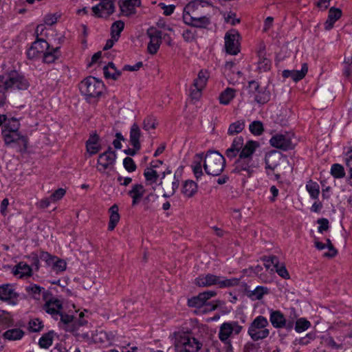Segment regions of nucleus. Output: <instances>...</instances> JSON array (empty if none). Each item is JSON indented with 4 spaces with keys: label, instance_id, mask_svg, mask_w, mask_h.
Listing matches in <instances>:
<instances>
[{
    "label": "nucleus",
    "instance_id": "obj_17",
    "mask_svg": "<svg viewBox=\"0 0 352 352\" xmlns=\"http://www.w3.org/2000/svg\"><path fill=\"white\" fill-rule=\"evenodd\" d=\"M146 34L150 38L147 47L148 52L151 54H155L157 53L162 43V32L153 28H151L148 29Z\"/></svg>",
    "mask_w": 352,
    "mask_h": 352
},
{
    "label": "nucleus",
    "instance_id": "obj_3",
    "mask_svg": "<svg viewBox=\"0 0 352 352\" xmlns=\"http://www.w3.org/2000/svg\"><path fill=\"white\" fill-rule=\"evenodd\" d=\"M79 89L86 100L91 102L100 96L104 89V84L96 78L89 76L81 81Z\"/></svg>",
    "mask_w": 352,
    "mask_h": 352
},
{
    "label": "nucleus",
    "instance_id": "obj_33",
    "mask_svg": "<svg viewBox=\"0 0 352 352\" xmlns=\"http://www.w3.org/2000/svg\"><path fill=\"white\" fill-rule=\"evenodd\" d=\"M204 160V153H198L195 155V160L193 162V164L192 165V168L193 173L198 179L203 175L202 167H201V162Z\"/></svg>",
    "mask_w": 352,
    "mask_h": 352
},
{
    "label": "nucleus",
    "instance_id": "obj_23",
    "mask_svg": "<svg viewBox=\"0 0 352 352\" xmlns=\"http://www.w3.org/2000/svg\"><path fill=\"white\" fill-rule=\"evenodd\" d=\"M141 5L140 0H120V9L126 16L135 13V8Z\"/></svg>",
    "mask_w": 352,
    "mask_h": 352
},
{
    "label": "nucleus",
    "instance_id": "obj_5",
    "mask_svg": "<svg viewBox=\"0 0 352 352\" xmlns=\"http://www.w3.org/2000/svg\"><path fill=\"white\" fill-rule=\"evenodd\" d=\"M239 282V279L238 278L225 279L223 277L212 274L200 275L195 280V285L199 287H210L217 285L220 288L236 286Z\"/></svg>",
    "mask_w": 352,
    "mask_h": 352
},
{
    "label": "nucleus",
    "instance_id": "obj_24",
    "mask_svg": "<svg viewBox=\"0 0 352 352\" xmlns=\"http://www.w3.org/2000/svg\"><path fill=\"white\" fill-rule=\"evenodd\" d=\"M308 71V67L306 63L302 65L300 70H288L283 71L282 75L284 78H291L294 81L297 82L302 79Z\"/></svg>",
    "mask_w": 352,
    "mask_h": 352
},
{
    "label": "nucleus",
    "instance_id": "obj_22",
    "mask_svg": "<svg viewBox=\"0 0 352 352\" xmlns=\"http://www.w3.org/2000/svg\"><path fill=\"white\" fill-rule=\"evenodd\" d=\"M243 138L241 136H239L235 138L230 146L226 151V155L230 158L232 159L239 155L241 149L243 146Z\"/></svg>",
    "mask_w": 352,
    "mask_h": 352
},
{
    "label": "nucleus",
    "instance_id": "obj_7",
    "mask_svg": "<svg viewBox=\"0 0 352 352\" xmlns=\"http://www.w3.org/2000/svg\"><path fill=\"white\" fill-rule=\"evenodd\" d=\"M201 346V344L197 339L186 335L179 336L175 339L176 352H197Z\"/></svg>",
    "mask_w": 352,
    "mask_h": 352
},
{
    "label": "nucleus",
    "instance_id": "obj_40",
    "mask_svg": "<svg viewBox=\"0 0 352 352\" xmlns=\"http://www.w3.org/2000/svg\"><path fill=\"white\" fill-rule=\"evenodd\" d=\"M208 75L206 71H200L198 74V76L194 80L193 86L195 88L199 89H203L206 85Z\"/></svg>",
    "mask_w": 352,
    "mask_h": 352
},
{
    "label": "nucleus",
    "instance_id": "obj_8",
    "mask_svg": "<svg viewBox=\"0 0 352 352\" xmlns=\"http://www.w3.org/2000/svg\"><path fill=\"white\" fill-rule=\"evenodd\" d=\"M265 168L267 174L270 175L268 170H274L279 166H284V168L290 169L288 160L282 157L281 153L276 151H272L265 155Z\"/></svg>",
    "mask_w": 352,
    "mask_h": 352
},
{
    "label": "nucleus",
    "instance_id": "obj_50",
    "mask_svg": "<svg viewBox=\"0 0 352 352\" xmlns=\"http://www.w3.org/2000/svg\"><path fill=\"white\" fill-rule=\"evenodd\" d=\"M66 262L62 259L55 257L54 263L52 264V269L56 273L63 272L66 269Z\"/></svg>",
    "mask_w": 352,
    "mask_h": 352
},
{
    "label": "nucleus",
    "instance_id": "obj_59",
    "mask_svg": "<svg viewBox=\"0 0 352 352\" xmlns=\"http://www.w3.org/2000/svg\"><path fill=\"white\" fill-rule=\"evenodd\" d=\"M317 223L320 225L318 227V232L322 233L329 229V221L327 219H319Z\"/></svg>",
    "mask_w": 352,
    "mask_h": 352
},
{
    "label": "nucleus",
    "instance_id": "obj_54",
    "mask_svg": "<svg viewBox=\"0 0 352 352\" xmlns=\"http://www.w3.org/2000/svg\"><path fill=\"white\" fill-rule=\"evenodd\" d=\"M55 257L47 252H41L39 254L40 259L44 261L48 267H51L52 264L54 263Z\"/></svg>",
    "mask_w": 352,
    "mask_h": 352
},
{
    "label": "nucleus",
    "instance_id": "obj_46",
    "mask_svg": "<svg viewBox=\"0 0 352 352\" xmlns=\"http://www.w3.org/2000/svg\"><path fill=\"white\" fill-rule=\"evenodd\" d=\"M157 125V119L153 116H148L143 120L142 127L145 131L155 129Z\"/></svg>",
    "mask_w": 352,
    "mask_h": 352
},
{
    "label": "nucleus",
    "instance_id": "obj_41",
    "mask_svg": "<svg viewBox=\"0 0 352 352\" xmlns=\"http://www.w3.org/2000/svg\"><path fill=\"white\" fill-rule=\"evenodd\" d=\"M124 23L122 21H117L112 24V25L111 27V38L113 40H115V41L118 40L120 33L122 32V31L124 29Z\"/></svg>",
    "mask_w": 352,
    "mask_h": 352
},
{
    "label": "nucleus",
    "instance_id": "obj_38",
    "mask_svg": "<svg viewBox=\"0 0 352 352\" xmlns=\"http://www.w3.org/2000/svg\"><path fill=\"white\" fill-rule=\"evenodd\" d=\"M245 126V122L244 120H237L230 124L228 129V134L229 135H234L241 133Z\"/></svg>",
    "mask_w": 352,
    "mask_h": 352
},
{
    "label": "nucleus",
    "instance_id": "obj_62",
    "mask_svg": "<svg viewBox=\"0 0 352 352\" xmlns=\"http://www.w3.org/2000/svg\"><path fill=\"white\" fill-rule=\"evenodd\" d=\"M58 317H60V322L67 325L69 324L74 320V317L72 316L64 314L62 311H60V314L58 315Z\"/></svg>",
    "mask_w": 352,
    "mask_h": 352
},
{
    "label": "nucleus",
    "instance_id": "obj_57",
    "mask_svg": "<svg viewBox=\"0 0 352 352\" xmlns=\"http://www.w3.org/2000/svg\"><path fill=\"white\" fill-rule=\"evenodd\" d=\"M182 36L186 42L190 43L195 40V32L188 29L183 32Z\"/></svg>",
    "mask_w": 352,
    "mask_h": 352
},
{
    "label": "nucleus",
    "instance_id": "obj_48",
    "mask_svg": "<svg viewBox=\"0 0 352 352\" xmlns=\"http://www.w3.org/2000/svg\"><path fill=\"white\" fill-rule=\"evenodd\" d=\"M144 175L146 180L152 183H156L159 177V175L156 170L153 168H147L144 170Z\"/></svg>",
    "mask_w": 352,
    "mask_h": 352
},
{
    "label": "nucleus",
    "instance_id": "obj_55",
    "mask_svg": "<svg viewBox=\"0 0 352 352\" xmlns=\"http://www.w3.org/2000/svg\"><path fill=\"white\" fill-rule=\"evenodd\" d=\"M124 168L129 172H133L136 169V165L132 158L126 157L123 160Z\"/></svg>",
    "mask_w": 352,
    "mask_h": 352
},
{
    "label": "nucleus",
    "instance_id": "obj_61",
    "mask_svg": "<svg viewBox=\"0 0 352 352\" xmlns=\"http://www.w3.org/2000/svg\"><path fill=\"white\" fill-rule=\"evenodd\" d=\"M327 247L329 249V252L324 254L325 256L327 257H333L337 254V250L333 247V244L331 243V241L328 239H327Z\"/></svg>",
    "mask_w": 352,
    "mask_h": 352
},
{
    "label": "nucleus",
    "instance_id": "obj_37",
    "mask_svg": "<svg viewBox=\"0 0 352 352\" xmlns=\"http://www.w3.org/2000/svg\"><path fill=\"white\" fill-rule=\"evenodd\" d=\"M235 96V90L232 88L226 89L219 96V102L222 104L227 105Z\"/></svg>",
    "mask_w": 352,
    "mask_h": 352
},
{
    "label": "nucleus",
    "instance_id": "obj_44",
    "mask_svg": "<svg viewBox=\"0 0 352 352\" xmlns=\"http://www.w3.org/2000/svg\"><path fill=\"white\" fill-rule=\"evenodd\" d=\"M53 331L45 333L38 341V344L41 348L47 349L52 344Z\"/></svg>",
    "mask_w": 352,
    "mask_h": 352
},
{
    "label": "nucleus",
    "instance_id": "obj_35",
    "mask_svg": "<svg viewBox=\"0 0 352 352\" xmlns=\"http://www.w3.org/2000/svg\"><path fill=\"white\" fill-rule=\"evenodd\" d=\"M248 296L253 300H261L268 292L267 287L257 286L254 290H247Z\"/></svg>",
    "mask_w": 352,
    "mask_h": 352
},
{
    "label": "nucleus",
    "instance_id": "obj_64",
    "mask_svg": "<svg viewBox=\"0 0 352 352\" xmlns=\"http://www.w3.org/2000/svg\"><path fill=\"white\" fill-rule=\"evenodd\" d=\"M270 63H271V62L269 59L263 58L262 60L259 61V63H258L259 69L266 71L270 69Z\"/></svg>",
    "mask_w": 352,
    "mask_h": 352
},
{
    "label": "nucleus",
    "instance_id": "obj_28",
    "mask_svg": "<svg viewBox=\"0 0 352 352\" xmlns=\"http://www.w3.org/2000/svg\"><path fill=\"white\" fill-rule=\"evenodd\" d=\"M32 272V267L24 262L19 263L13 269V274L19 278L31 276Z\"/></svg>",
    "mask_w": 352,
    "mask_h": 352
},
{
    "label": "nucleus",
    "instance_id": "obj_45",
    "mask_svg": "<svg viewBox=\"0 0 352 352\" xmlns=\"http://www.w3.org/2000/svg\"><path fill=\"white\" fill-rule=\"evenodd\" d=\"M102 12L109 16L114 12V3L112 0H102L100 3Z\"/></svg>",
    "mask_w": 352,
    "mask_h": 352
},
{
    "label": "nucleus",
    "instance_id": "obj_30",
    "mask_svg": "<svg viewBox=\"0 0 352 352\" xmlns=\"http://www.w3.org/2000/svg\"><path fill=\"white\" fill-rule=\"evenodd\" d=\"M98 136L96 133L91 135L86 142L87 151L91 155H94L100 150V146L98 145Z\"/></svg>",
    "mask_w": 352,
    "mask_h": 352
},
{
    "label": "nucleus",
    "instance_id": "obj_18",
    "mask_svg": "<svg viewBox=\"0 0 352 352\" xmlns=\"http://www.w3.org/2000/svg\"><path fill=\"white\" fill-rule=\"evenodd\" d=\"M46 302L44 305V310L52 317L57 320L58 315L60 314V311L63 309V305L60 300L56 298L52 297L49 300L45 299Z\"/></svg>",
    "mask_w": 352,
    "mask_h": 352
},
{
    "label": "nucleus",
    "instance_id": "obj_16",
    "mask_svg": "<svg viewBox=\"0 0 352 352\" xmlns=\"http://www.w3.org/2000/svg\"><path fill=\"white\" fill-rule=\"evenodd\" d=\"M50 45L43 38H36L27 51V56L30 59L41 57L44 52L49 50Z\"/></svg>",
    "mask_w": 352,
    "mask_h": 352
},
{
    "label": "nucleus",
    "instance_id": "obj_32",
    "mask_svg": "<svg viewBox=\"0 0 352 352\" xmlns=\"http://www.w3.org/2000/svg\"><path fill=\"white\" fill-rule=\"evenodd\" d=\"M60 56V48L59 47H56L55 48H52L50 50H47L43 56V62L46 63H54L56 59L58 58Z\"/></svg>",
    "mask_w": 352,
    "mask_h": 352
},
{
    "label": "nucleus",
    "instance_id": "obj_1",
    "mask_svg": "<svg viewBox=\"0 0 352 352\" xmlns=\"http://www.w3.org/2000/svg\"><path fill=\"white\" fill-rule=\"evenodd\" d=\"M30 87L28 80L15 69L0 75V107L7 99V94L15 90H27Z\"/></svg>",
    "mask_w": 352,
    "mask_h": 352
},
{
    "label": "nucleus",
    "instance_id": "obj_60",
    "mask_svg": "<svg viewBox=\"0 0 352 352\" xmlns=\"http://www.w3.org/2000/svg\"><path fill=\"white\" fill-rule=\"evenodd\" d=\"M58 16L56 14H48L44 17V22L46 25H52L57 21Z\"/></svg>",
    "mask_w": 352,
    "mask_h": 352
},
{
    "label": "nucleus",
    "instance_id": "obj_19",
    "mask_svg": "<svg viewBox=\"0 0 352 352\" xmlns=\"http://www.w3.org/2000/svg\"><path fill=\"white\" fill-rule=\"evenodd\" d=\"M263 261H271L273 264L274 268L271 269L272 271L275 269L277 274L285 279H289L290 278L288 271L287 270L284 264H280L277 256H264L261 258Z\"/></svg>",
    "mask_w": 352,
    "mask_h": 352
},
{
    "label": "nucleus",
    "instance_id": "obj_4",
    "mask_svg": "<svg viewBox=\"0 0 352 352\" xmlns=\"http://www.w3.org/2000/svg\"><path fill=\"white\" fill-rule=\"evenodd\" d=\"M204 168L208 175L217 176L223 170L226 160L218 151H208L204 155Z\"/></svg>",
    "mask_w": 352,
    "mask_h": 352
},
{
    "label": "nucleus",
    "instance_id": "obj_9",
    "mask_svg": "<svg viewBox=\"0 0 352 352\" xmlns=\"http://www.w3.org/2000/svg\"><path fill=\"white\" fill-rule=\"evenodd\" d=\"M248 89L249 94L258 104H265L270 100V91L265 87H261L255 80L249 82Z\"/></svg>",
    "mask_w": 352,
    "mask_h": 352
},
{
    "label": "nucleus",
    "instance_id": "obj_6",
    "mask_svg": "<svg viewBox=\"0 0 352 352\" xmlns=\"http://www.w3.org/2000/svg\"><path fill=\"white\" fill-rule=\"evenodd\" d=\"M269 322L263 316H257L250 324L248 333L252 340H263L269 336L270 331L267 329Z\"/></svg>",
    "mask_w": 352,
    "mask_h": 352
},
{
    "label": "nucleus",
    "instance_id": "obj_12",
    "mask_svg": "<svg viewBox=\"0 0 352 352\" xmlns=\"http://www.w3.org/2000/svg\"><path fill=\"white\" fill-rule=\"evenodd\" d=\"M243 327L238 322L232 321L223 322L219 329V338L223 342H228L229 337L232 334L238 335L242 330Z\"/></svg>",
    "mask_w": 352,
    "mask_h": 352
},
{
    "label": "nucleus",
    "instance_id": "obj_36",
    "mask_svg": "<svg viewBox=\"0 0 352 352\" xmlns=\"http://www.w3.org/2000/svg\"><path fill=\"white\" fill-rule=\"evenodd\" d=\"M197 190V184L192 180H187L183 185L182 192L185 196L191 197L196 193Z\"/></svg>",
    "mask_w": 352,
    "mask_h": 352
},
{
    "label": "nucleus",
    "instance_id": "obj_43",
    "mask_svg": "<svg viewBox=\"0 0 352 352\" xmlns=\"http://www.w3.org/2000/svg\"><path fill=\"white\" fill-rule=\"evenodd\" d=\"M306 189L312 199H317L318 198L320 187L317 182L309 180L306 184Z\"/></svg>",
    "mask_w": 352,
    "mask_h": 352
},
{
    "label": "nucleus",
    "instance_id": "obj_27",
    "mask_svg": "<svg viewBox=\"0 0 352 352\" xmlns=\"http://www.w3.org/2000/svg\"><path fill=\"white\" fill-rule=\"evenodd\" d=\"M145 192L144 187L142 184H136L132 186L128 195L132 198V205L138 204Z\"/></svg>",
    "mask_w": 352,
    "mask_h": 352
},
{
    "label": "nucleus",
    "instance_id": "obj_14",
    "mask_svg": "<svg viewBox=\"0 0 352 352\" xmlns=\"http://www.w3.org/2000/svg\"><path fill=\"white\" fill-rule=\"evenodd\" d=\"M270 143L273 147L283 151H287L294 148L292 135L289 133L276 134L271 138Z\"/></svg>",
    "mask_w": 352,
    "mask_h": 352
},
{
    "label": "nucleus",
    "instance_id": "obj_53",
    "mask_svg": "<svg viewBox=\"0 0 352 352\" xmlns=\"http://www.w3.org/2000/svg\"><path fill=\"white\" fill-rule=\"evenodd\" d=\"M43 327L41 320L38 318H34L29 322V329L32 332H38Z\"/></svg>",
    "mask_w": 352,
    "mask_h": 352
},
{
    "label": "nucleus",
    "instance_id": "obj_51",
    "mask_svg": "<svg viewBox=\"0 0 352 352\" xmlns=\"http://www.w3.org/2000/svg\"><path fill=\"white\" fill-rule=\"evenodd\" d=\"M311 324L305 318H301L296 322L295 329L297 332H302L307 330Z\"/></svg>",
    "mask_w": 352,
    "mask_h": 352
},
{
    "label": "nucleus",
    "instance_id": "obj_21",
    "mask_svg": "<svg viewBox=\"0 0 352 352\" xmlns=\"http://www.w3.org/2000/svg\"><path fill=\"white\" fill-rule=\"evenodd\" d=\"M183 21L186 25L199 28H206L210 24V17L206 15L199 18H197V16H188L187 15L184 17Z\"/></svg>",
    "mask_w": 352,
    "mask_h": 352
},
{
    "label": "nucleus",
    "instance_id": "obj_34",
    "mask_svg": "<svg viewBox=\"0 0 352 352\" xmlns=\"http://www.w3.org/2000/svg\"><path fill=\"white\" fill-rule=\"evenodd\" d=\"M23 336V331L20 329H8L3 334V338L10 341L21 340Z\"/></svg>",
    "mask_w": 352,
    "mask_h": 352
},
{
    "label": "nucleus",
    "instance_id": "obj_25",
    "mask_svg": "<svg viewBox=\"0 0 352 352\" xmlns=\"http://www.w3.org/2000/svg\"><path fill=\"white\" fill-rule=\"evenodd\" d=\"M258 146L259 144L253 140H249L245 144L243 143V146L241 149L239 157H243V159H252L253 153Z\"/></svg>",
    "mask_w": 352,
    "mask_h": 352
},
{
    "label": "nucleus",
    "instance_id": "obj_29",
    "mask_svg": "<svg viewBox=\"0 0 352 352\" xmlns=\"http://www.w3.org/2000/svg\"><path fill=\"white\" fill-rule=\"evenodd\" d=\"M270 320L275 328H283L285 326V318L280 311H272Z\"/></svg>",
    "mask_w": 352,
    "mask_h": 352
},
{
    "label": "nucleus",
    "instance_id": "obj_39",
    "mask_svg": "<svg viewBox=\"0 0 352 352\" xmlns=\"http://www.w3.org/2000/svg\"><path fill=\"white\" fill-rule=\"evenodd\" d=\"M27 292L34 299H39L42 291L43 296L45 299L47 297V293L45 292V289L36 285H30L26 287Z\"/></svg>",
    "mask_w": 352,
    "mask_h": 352
},
{
    "label": "nucleus",
    "instance_id": "obj_31",
    "mask_svg": "<svg viewBox=\"0 0 352 352\" xmlns=\"http://www.w3.org/2000/svg\"><path fill=\"white\" fill-rule=\"evenodd\" d=\"M109 212H110V218H109L108 229L109 230L112 231L120 221V214L118 213V206L116 204L113 205L109 208Z\"/></svg>",
    "mask_w": 352,
    "mask_h": 352
},
{
    "label": "nucleus",
    "instance_id": "obj_63",
    "mask_svg": "<svg viewBox=\"0 0 352 352\" xmlns=\"http://www.w3.org/2000/svg\"><path fill=\"white\" fill-rule=\"evenodd\" d=\"M159 6H161V8L163 9L164 14L166 16L170 15L174 12V10L175 8V6L173 5L166 6L162 3H160Z\"/></svg>",
    "mask_w": 352,
    "mask_h": 352
},
{
    "label": "nucleus",
    "instance_id": "obj_26",
    "mask_svg": "<svg viewBox=\"0 0 352 352\" xmlns=\"http://www.w3.org/2000/svg\"><path fill=\"white\" fill-rule=\"evenodd\" d=\"M142 136V132L140 130V126L137 123H133L132 126H131L130 129V144L131 145L136 148V149H140L141 144L140 142V139Z\"/></svg>",
    "mask_w": 352,
    "mask_h": 352
},
{
    "label": "nucleus",
    "instance_id": "obj_56",
    "mask_svg": "<svg viewBox=\"0 0 352 352\" xmlns=\"http://www.w3.org/2000/svg\"><path fill=\"white\" fill-rule=\"evenodd\" d=\"M342 16V11L339 8H331L329 11V15L328 17H329L332 21L336 22L337 20H338L340 16Z\"/></svg>",
    "mask_w": 352,
    "mask_h": 352
},
{
    "label": "nucleus",
    "instance_id": "obj_11",
    "mask_svg": "<svg viewBox=\"0 0 352 352\" xmlns=\"http://www.w3.org/2000/svg\"><path fill=\"white\" fill-rule=\"evenodd\" d=\"M255 168L256 165L252 159L239 157L234 163L233 172L248 178L252 175Z\"/></svg>",
    "mask_w": 352,
    "mask_h": 352
},
{
    "label": "nucleus",
    "instance_id": "obj_2",
    "mask_svg": "<svg viewBox=\"0 0 352 352\" xmlns=\"http://www.w3.org/2000/svg\"><path fill=\"white\" fill-rule=\"evenodd\" d=\"M19 122L15 118H12L3 126L2 137L6 146H11L14 144H19L23 146L24 149H26L28 138L19 132Z\"/></svg>",
    "mask_w": 352,
    "mask_h": 352
},
{
    "label": "nucleus",
    "instance_id": "obj_58",
    "mask_svg": "<svg viewBox=\"0 0 352 352\" xmlns=\"http://www.w3.org/2000/svg\"><path fill=\"white\" fill-rule=\"evenodd\" d=\"M65 194V190L63 188H58L55 192H54L51 196L50 199L53 201H56L57 200L60 199Z\"/></svg>",
    "mask_w": 352,
    "mask_h": 352
},
{
    "label": "nucleus",
    "instance_id": "obj_47",
    "mask_svg": "<svg viewBox=\"0 0 352 352\" xmlns=\"http://www.w3.org/2000/svg\"><path fill=\"white\" fill-rule=\"evenodd\" d=\"M331 174L335 178H342L345 176L344 167L340 164H333L331 168Z\"/></svg>",
    "mask_w": 352,
    "mask_h": 352
},
{
    "label": "nucleus",
    "instance_id": "obj_42",
    "mask_svg": "<svg viewBox=\"0 0 352 352\" xmlns=\"http://www.w3.org/2000/svg\"><path fill=\"white\" fill-rule=\"evenodd\" d=\"M16 294L14 292L12 287L9 285L0 286V300H8L15 297Z\"/></svg>",
    "mask_w": 352,
    "mask_h": 352
},
{
    "label": "nucleus",
    "instance_id": "obj_52",
    "mask_svg": "<svg viewBox=\"0 0 352 352\" xmlns=\"http://www.w3.org/2000/svg\"><path fill=\"white\" fill-rule=\"evenodd\" d=\"M340 342H336L334 339L331 337V336H328V337H325L323 338V341L324 342V344L331 347V349H341L342 347V340L340 338H338Z\"/></svg>",
    "mask_w": 352,
    "mask_h": 352
},
{
    "label": "nucleus",
    "instance_id": "obj_20",
    "mask_svg": "<svg viewBox=\"0 0 352 352\" xmlns=\"http://www.w3.org/2000/svg\"><path fill=\"white\" fill-rule=\"evenodd\" d=\"M210 6L211 4L206 1L204 0H195L188 3L184 8L183 12V18L186 16H195V12L199 11V10H203L205 6Z\"/></svg>",
    "mask_w": 352,
    "mask_h": 352
},
{
    "label": "nucleus",
    "instance_id": "obj_13",
    "mask_svg": "<svg viewBox=\"0 0 352 352\" xmlns=\"http://www.w3.org/2000/svg\"><path fill=\"white\" fill-rule=\"evenodd\" d=\"M116 154L109 147L107 151L98 156L97 169L100 173H104L107 168H111L116 162Z\"/></svg>",
    "mask_w": 352,
    "mask_h": 352
},
{
    "label": "nucleus",
    "instance_id": "obj_10",
    "mask_svg": "<svg viewBox=\"0 0 352 352\" xmlns=\"http://www.w3.org/2000/svg\"><path fill=\"white\" fill-rule=\"evenodd\" d=\"M217 293L214 291H208L200 293L198 296H194L188 300V305L191 307L200 308L204 305H206L207 311H213L217 307V305L212 303L206 304V301L212 297L216 296Z\"/></svg>",
    "mask_w": 352,
    "mask_h": 352
},
{
    "label": "nucleus",
    "instance_id": "obj_49",
    "mask_svg": "<svg viewBox=\"0 0 352 352\" xmlns=\"http://www.w3.org/2000/svg\"><path fill=\"white\" fill-rule=\"evenodd\" d=\"M250 132L255 135H260L263 131V125L261 121H254L250 126Z\"/></svg>",
    "mask_w": 352,
    "mask_h": 352
},
{
    "label": "nucleus",
    "instance_id": "obj_15",
    "mask_svg": "<svg viewBox=\"0 0 352 352\" xmlns=\"http://www.w3.org/2000/svg\"><path fill=\"white\" fill-rule=\"evenodd\" d=\"M239 34L236 30L227 32L225 35V48L228 54L236 55L239 52Z\"/></svg>",
    "mask_w": 352,
    "mask_h": 352
}]
</instances>
